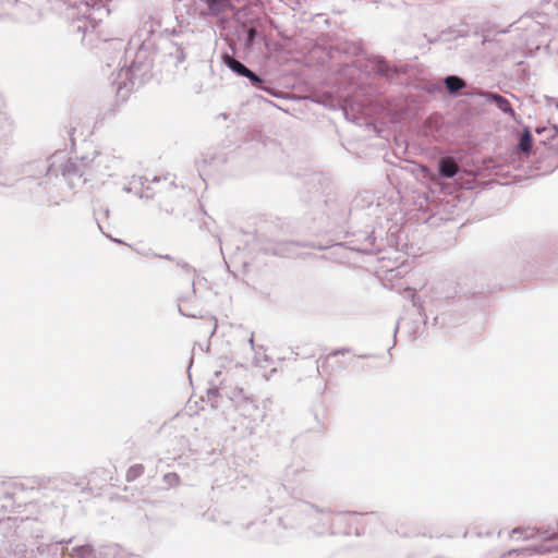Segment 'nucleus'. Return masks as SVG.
I'll list each match as a JSON object with an SVG mask.
<instances>
[{
    "label": "nucleus",
    "mask_w": 558,
    "mask_h": 558,
    "mask_svg": "<svg viewBox=\"0 0 558 558\" xmlns=\"http://www.w3.org/2000/svg\"><path fill=\"white\" fill-rule=\"evenodd\" d=\"M338 355L339 352H333L328 355L319 357L318 369L324 374H328L332 371L333 366H340Z\"/></svg>",
    "instance_id": "obj_1"
},
{
    "label": "nucleus",
    "mask_w": 558,
    "mask_h": 558,
    "mask_svg": "<svg viewBox=\"0 0 558 558\" xmlns=\"http://www.w3.org/2000/svg\"><path fill=\"white\" fill-rule=\"evenodd\" d=\"M439 171L442 177L452 178L458 172V166L451 158H444L439 165Z\"/></svg>",
    "instance_id": "obj_2"
},
{
    "label": "nucleus",
    "mask_w": 558,
    "mask_h": 558,
    "mask_svg": "<svg viewBox=\"0 0 558 558\" xmlns=\"http://www.w3.org/2000/svg\"><path fill=\"white\" fill-rule=\"evenodd\" d=\"M489 99L496 104V106L504 111L505 113H509L511 117L514 116V111L511 108L510 102L502 96L498 94H492Z\"/></svg>",
    "instance_id": "obj_3"
},
{
    "label": "nucleus",
    "mask_w": 558,
    "mask_h": 558,
    "mask_svg": "<svg viewBox=\"0 0 558 558\" xmlns=\"http://www.w3.org/2000/svg\"><path fill=\"white\" fill-rule=\"evenodd\" d=\"M225 63L236 74L244 76V74L247 72V68L242 64L240 61L235 60L234 58L230 56H225L223 58Z\"/></svg>",
    "instance_id": "obj_4"
},
{
    "label": "nucleus",
    "mask_w": 558,
    "mask_h": 558,
    "mask_svg": "<svg viewBox=\"0 0 558 558\" xmlns=\"http://www.w3.org/2000/svg\"><path fill=\"white\" fill-rule=\"evenodd\" d=\"M445 84L450 93H457L465 86V82L462 78L454 75L448 76L445 80Z\"/></svg>",
    "instance_id": "obj_5"
},
{
    "label": "nucleus",
    "mask_w": 558,
    "mask_h": 558,
    "mask_svg": "<svg viewBox=\"0 0 558 558\" xmlns=\"http://www.w3.org/2000/svg\"><path fill=\"white\" fill-rule=\"evenodd\" d=\"M144 471L145 468L143 464H134L130 466L129 470L126 471L125 478L128 482H133L140 476H142Z\"/></svg>",
    "instance_id": "obj_6"
},
{
    "label": "nucleus",
    "mask_w": 558,
    "mask_h": 558,
    "mask_svg": "<svg viewBox=\"0 0 558 558\" xmlns=\"http://www.w3.org/2000/svg\"><path fill=\"white\" fill-rule=\"evenodd\" d=\"M531 147H532V136L529 131H525L521 135L519 148L524 153H529Z\"/></svg>",
    "instance_id": "obj_7"
},
{
    "label": "nucleus",
    "mask_w": 558,
    "mask_h": 558,
    "mask_svg": "<svg viewBox=\"0 0 558 558\" xmlns=\"http://www.w3.org/2000/svg\"><path fill=\"white\" fill-rule=\"evenodd\" d=\"M163 481L169 487H175L180 484V476L174 472H170L163 475Z\"/></svg>",
    "instance_id": "obj_8"
},
{
    "label": "nucleus",
    "mask_w": 558,
    "mask_h": 558,
    "mask_svg": "<svg viewBox=\"0 0 558 558\" xmlns=\"http://www.w3.org/2000/svg\"><path fill=\"white\" fill-rule=\"evenodd\" d=\"M244 77H247L251 81V83L257 87H259L263 83L262 78L257 76L254 72H252L250 69L244 74Z\"/></svg>",
    "instance_id": "obj_9"
},
{
    "label": "nucleus",
    "mask_w": 558,
    "mask_h": 558,
    "mask_svg": "<svg viewBox=\"0 0 558 558\" xmlns=\"http://www.w3.org/2000/svg\"><path fill=\"white\" fill-rule=\"evenodd\" d=\"M254 35H255V29H254V28H251V29L248 31V39H250V40H251V39H253Z\"/></svg>",
    "instance_id": "obj_10"
}]
</instances>
